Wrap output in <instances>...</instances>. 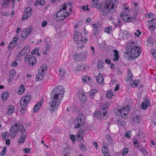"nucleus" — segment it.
<instances>
[{"label":"nucleus","mask_w":156,"mask_h":156,"mask_svg":"<svg viewBox=\"0 0 156 156\" xmlns=\"http://www.w3.org/2000/svg\"><path fill=\"white\" fill-rule=\"evenodd\" d=\"M60 85L56 87L51 91V93L50 102H49L50 111L51 113L54 112L55 108H57L60 105L65 93V89Z\"/></svg>","instance_id":"nucleus-1"},{"label":"nucleus","mask_w":156,"mask_h":156,"mask_svg":"<svg viewBox=\"0 0 156 156\" xmlns=\"http://www.w3.org/2000/svg\"><path fill=\"white\" fill-rule=\"evenodd\" d=\"M117 8V4L115 2H112L111 0H106L105 5H101V7L98 9L100 10L103 16L107 15L109 12L113 13Z\"/></svg>","instance_id":"nucleus-2"},{"label":"nucleus","mask_w":156,"mask_h":156,"mask_svg":"<svg viewBox=\"0 0 156 156\" xmlns=\"http://www.w3.org/2000/svg\"><path fill=\"white\" fill-rule=\"evenodd\" d=\"M85 122V118L83 114L82 113H79L74 121L75 124L74 128L78 129L83 126Z\"/></svg>","instance_id":"nucleus-3"},{"label":"nucleus","mask_w":156,"mask_h":156,"mask_svg":"<svg viewBox=\"0 0 156 156\" xmlns=\"http://www.w3.org/2000/svg\"><path fill=\"white\" fill-rule=\"evenodd\" d=\"M129 46H131V47H132L130 45ZM130 48V56L134 59L135 58H137L140 54L141 52L140 48V46H134Z\"/></svg>","instance_id":"nucleus-4"},{"label":"nucleus","mask_w":156,"mask_h":156,"mask_svg":"<svg viewBox=\"0 0 156 156\" xmlns=\"http://www.w3.org/2000/svg\"><path fill=\"white\" fill-rule=\"evenodd\" d=\"M47 66L46 64H43L38 71V74L36 76V79L37 81L42 80L46 73Z\"/></svg>","instance_id":"nucleus-5"},{"label":"nucleus","mask_w":156,"mask_h":156,"mask_svg":"<svg viewBox=\"0 0 156 156\" xmlns=\"http://www.w3.org/2000/svg\"><path fill=\"white\" fill-rule=\"evenodd\" d=\"M106 108L102 106V109L101 111H95L94 114L95 116L99 119L101 118V120H104L107 119V116L106 115L107 111L106 110Z\"/></svg>","instance_id":"nucleus-6"},{"label":"nucleus","mask_w":156,"mask_h":156,"mask_svg":"<svg viewBox=\"0 0 156 156\" xmlns=\"http://www.w3.org/2000/svg\"><path fill=\"white\" fill-rule=\"evenodd\" d=\"M130 109V107L128 105L121 107L118 110V115L124 118H126Z\"/></svg>","instance_id":"nucleus-7"},{"label":"nucleus","mask_w":156,"mask_h":156,"mask_svg":"<svg viewBox=\"0 0 156 156\" xmlns=\"http://www.w3.org/2000/svg\"><path fill=\"white\" fill-rule=\"evenodd\" d=\"M20 123H15L11 127L9 133L10 136L11 138H14L17 134L20 129Z\"/></svg>","instance_id":"nucleus-8"},{"label":"nucleus","mask_w":156,"mask_h":156,"mask_svg":"<svg viewBox=\"0 0 156 156\" xmlns=\"http://www.w3.org/2000/svg\"><path fill=\"white\" fill-rule=\"evenodd\" d=\"M87 56V51L77 53L73 55V58L76 62H78Z\"/></svg>","instance_id":"nucleus-9"},{"label":"nucleus","mask_w":156,"mask_h":156,"mask_svg":"<svg viewBox=\"0 0 156 156\" xmlns=\"http://www.w3.org/2000/svg\"><path fill=\"white\" fill-rule=\"evenodd\" d=\"M25 59L28 61L29 65L31 66H33L36 64L37 60L36 58L32 55H27L25 57Z\"/></svg>","instance_id":"nucleus-10"},{"label":"nucleus","mask_w":156,"mask_h":156,"mask_svg":"<svg viewBox=\"0 0 156 156\" xmlns=\"http://www.w3.org/2000/svg\"><path fill=\"white\" fill-rule=\"evenodd\" d=\"M33 13L32 9L30 7H28L25 9V11L22 17L23 20H25L27 19V18L30 17Z\"/></svg>","instance_id":"nucleus-11"},{"label":"nucleus","mask_w":156,"mask_h":156,"mask_svg":"<svg viewBox=\"0 0 156 156\" xmlns=\"http://www.w3.org/2000/svg\"><path fill=\"white\" fill-rule=\"evenodd\" d=\"M32 30V27L31 26L26 29H23L22 33V38H25L27 37L31 33Z\"/></svg>","instance_id":"nucleus-12"},{"label":"nucleus","mask_w":156,"mask_h":156,"mask_svg":"<svg viewBox=\"0 0 156 156\" xmlns=\"http://www.w3.org/2000/svg\"><path fill=\"white\" fill-rule=\"evenodd\" d=\"M85 133V131L83 129H80L76 136V140L78 141L81 140L83 139V137L84 136Z\"/></svg>","instance_id":"nucleus-13"},{"label":"nucleus","mask_w":156,"mask_h":156,"mask_svg":"<svg viewBox=\"0 0 156 156\" xmlns=\"http://www.w3.org/2000/svg\"><path fill=\"white\" fill-rule=\"evenodd\" d=\"M43 102L44 101L42 100H41L38 103L36 104L33 108V112L36 113L41 108Z\"/></svg>","instance_id":"nucleus-14"},{"label":"nucleus","mask_w":156,"mask_h":156,"mask_svg":"<svg viewBox=\"0 0 156 156\" xmlns=\"http://www.w3.org/2000/svg\"><path fill=\"white\" fill-rule=\"evenodd\" d=\"M31 96V94H27L25 97L22 98L20 102L27 105L30 99Z\"/></svg>","instance_id":"nucleus-15"},{"label":"nucleus","mask_w":156,"mask_h":156,"mask_svg":"<svg viewBox=\"0 0 156 156\" xmlns=\"http://www.w3.org/2000/svg\"><path fill=\"white\" fill-rule=\"evenodd\" d=\"M79 99L83 103H84L87 101V97L86 94L83 92H79L78 94Z\"/></svg>","instance_id":"nucleus-16"},{"label":"nucleus","mask_w":156,"mask_h":156,"mask_svg":"<svg viewBox=\"0 0 156 156\" xmlns=\"http://www.w3.org/2000/svg\"><path fill=\"white\" fill-rule=\"evenodd\" d=\"M71 11H69V12H65L62 13L60 14L61 17L60 18H58L56 20L58 21H62L64 19H65L69 15Z\"/></svg>","instance_id":"nucleus-17"},{"label":"nucleus","mask_w":156,"mask_h":156,"mask_svg":"<svg viewBox=\"0 0 156 156\" xmlns=\"http://www.w3.org/2000/svg\"><path fill=\"white\" fill-rule=\"evenodd\" d=\"M18 38L15 37L13 38L12 41H11L10 43L9 44L7 48L9 49L13 48L14 47H15L16 45V43L17 41H18Z\"/></svg>","instance_id":"nucleus-18"},{"label":"nucleus","mask_w":156,"mask_h":156,"mask_svg":"<svg viewBox=\"0 0 156 156\" xmlns=\"http://www.w3.org/2000/svg\"><path fill=\"white\" fill-rule=\"evenodd\" d=\"M66 4V3L64 4L63 5V6H62V7H61L60 10L56 13V19H58V18H60L61 17V15H60L63 10H64L66 9L67 6Z\"/></svg>","instance_id":"nucleus-19"},{"label":"nucleus","mask_w":156,"mask_h":156,"mask_svg":"<svg viewBox=\"0 0 156 156\" xmlns=\"http://www.w3.org/2000/svg\"><path fill=\"white\" fill-rule=\"evenodd\" d=\"M16 74V71L15 69L11 70L9 73V79L8 80L9 82H11Z\"/></svg>","instance_id":"nucleus-20"},{"label":"nucleus","mask_w":156,"mask_h":156,"mask_svg":"<svg viewBox=\"0 0 156 156\" xmlns=\"http://www.w3.org/2000/svg\"><path fill=\"white\" fill-rule=\"evenodd\" d=\"M114 57L113 60L114 61H118L119 58V55L118 51L116 50H114Z\"/></svg>","instance_id":"nucleus-21"},{"label":"nucleus","mask_w":156,"mask_h":156,"mask_svg":"<svg viewBox=\"0 0 156 156\" xmlns=\"http://www.w3.org/2000/svg\"><path fill=\"white\" fill-rule=\"evenodd\" d=\"M90 5L92 7H95L98 9H99L101 7V5H99L98 4V1L97 0H92Z\"/></svg>","instance_id":"nucleus-22"},{"label":"nucleus","mask_w":156,"mask_h":156,"mask_svg":"<svg viewBox=\"0 0 156 156\" xmlns=\"http://www.w3.org/2000/svg\"><path fill=\"white\" fill-rule=\"evenodd\" d=\"M101 151L102 153L105 156H110L109 151L107 147L104 146L103 147H102Z\"/></svg>","instance_id":"nucleus-23"},{"label":"nucleus","mask_w":156,"mask_h":156,"mask_svg":"<svg viewBox=\"0 0 156 156\" xmlns=\"http://www.w3.org/2000/svg\"><path fill=\"white\" fill-rule=\"evenodd\" d=\"M9 97V93L8 92L2 93L1 94V98L3 101H6Z\"/></svg>","instance_id":"nucleus-24"},{"label":"nucleus","mask_w":156,"mask_h":156,"mask_svg":"<svg viewBox=\"0 0 156 156\" xmlns=\"http://www.w3.org/2000/svg\"><path fill=\"white\" fill-rule=\"evenodd\" d=\"M96 80L97 82L99 83H101L104 81L103 76L101 73H99L98 75L96 77Z\"/></svg>","instance_id":"nucleus-25"},{"label":"nucleus","mask_w":156,"mask_h":156,"mask_svg":"<svg viewBox=\"0 0 156 156\" xmlns=\"http://www.w3.org/2000/svg\"><path fill=\"white\" fill-rule=\"evenodd\" d=\"M3 3L2 5L5 8H7L10 4L11 0H2Z\"/></svg>","instance_id":"nucleus-26"},{"label":"nucleus","mask_w":156,"mask_h":156,"mask_svg":"<svg viewBox=\"0 0 156 156\" xmlns=\"http://www.w3.org/2000/svg\"><path fill=\"white\" fill-rule=\"evenodd\" d=\"M150 103V102L148 100L147 101V102H143L141 105V108L142 109L145 110L147 106V105H149Z\"/></svg>","instance_id":"nucleus-27"},{"label":"nucleus","mask_w":156,"mask_h":156,"mask_svg":"<svg viewBox=\"0 0 156 156\" xmlns=\"http://www.w3.org/2000/svg\"><path fill=\"white\" fill-rule=\"evenodd\" d=\"M14 107L13 105H9L8 107V111L7 112V114L8 115L11 114L14 111Z\"/></svg>","instance_id":"nucleus-28"},{"label":"nucleus","mask_w":156,"mask_h":156,"mask_svg":"<svg viewBox=\"0 0 156 156\" xmlns=\"http://www.w3.org/2000/svg\"><path fill=\"white\" fill-rule=\"evenodd\" d=\"M24 86L23 85H21L20 87L18 92V94L19 95L22 94L25 90Z\"/></svg>","instance_id":"nucleus-29"},{"label":"nucleus","mask_w":156,"mask_h":156,"mask_svg":"<svg viewBox=\"0 0 156 156\" xmlns=\"http://www.w3.org/2000/svg\"><path fill=\"white\" fill-rule=\"evenodd\" d=\"M20 105L21 108V109L20 111V113L22 114L24 113L25 111V108L27 105L24 103H23L20 102Z\"/></svg>","instance_id":"nucleus-30"},{"label":"nucleus","mask_w":156,"mask_h":156,"mask_svg":"<svg viewBox=\"0 0 156 156\" xmlns=\"http://www.w3.org/2000/svg\"><path fill=\"white\" fill-rule=\"evenodd\" d=\"M125 18H123V20L127 22H130L132 20V17L130 15H126Z\"/></svg>","instance_id":"nucleus-31"},{"label":"nucleus","mask_w":156,"mask_h":156,"mask_svg":"<svg viewBox=\"0 0 156 156\" xmlns=\"http://www.w3.org/2000/svg\"><path fill=\"white\" fill-rule=\"evenodd\" d=\"M133 144L135 145L134 146L135 148H137L139 147V141L136 138H133Z\"/></svg>","instance_id":"nucleus-32"},{"label":"nucleus","mask_w":156,"mask_h":156,"mask_svg":"<svg viewBox=\"0 0 156 156\" xmlns=\"http://www.w3.org/2000/svg\"><path fill=\"white\" fill-rule=\"evenodd\" d=\"M105 138L108 140V141L111 145L113 144V140L111 136L108 134H107L105 136Z\"/></svg>","instance_id":"nucleus-33"},{"label":"nucleus","mask_w":156,"mask_h":156,"mask_svg":"<svg viewBox=\"0 0 156 156\" xmlns=\"http://www.w3.org/2000/svg\"><path fill=\"white\" fill-rule=\"evenodd\" d=\"M70 150L69 148L68 147H66L64 149V156H70L69 153Z\"/></svg>","instance_id":"nucleus-34"},{"label":"nucleus","mask_w":156,"mask_h":156,"mask_svg":"<svg viewBox=\"0 0 156 156\" xmlns=\"http://www.w3.org/2000/svg\"><path fill=\"white\" fill-rule=\"evenodd\" d=\"M149 25L148 28L152 30H154L156 27V23H151L149 24Z\"/></svg>","instance_id":"nucleus-35"},{"label":"nucleus","mask_w":156,"mask_h":156,"mask_svg":"<svg viewBox=\"0 0 156 156\" xmlns=\"http://www.w3.org/2000/svg\"><path fill=\"white\" fill-rule=\"evenodd\" d=\"M97 90L96 89H93L90 92V96L92 98H93L95 94L97 93Z\"/></svg>","instance_id":"nucleus-36"},{"label":"nucleus","mask_w":156,"mask_h":156,"mask_svg":"<svg viewBox=\"0 0 156 156\" xmlns=\"http://www.w3.org/2000/svg\"><path fill=\"white\" fill-rule=\"evenodd\" d=\"M26 136L25 135H22L19 139V142L21 143H23L25 141Z\"/></svg>","instance_id":"nucleus-37"},{"label":"nucleus","mask_w":156,"mask_h":156,"mask_svg":"<svg viewBox=\"0 0 156 156\" xmlns=\"http://www.w3.org/2000/svg\"><path fill=\"white\" fill-rule=\"evenodd\" d=\"M103 62L101 61H99L97 64V68L99 70H102L103 67L102 66Z\"/></svg>","instance_id":"nucleus-38"},{"label":"nucleus","mask_w":156,"mask_h":156,"mask_svg":"<svg viewBox=\"0 0 156 156\" xmlns=\"http://www.w3.org/2000/svg\"><path fill=\"white\" fill-rule=\"evenodd\" d=\"M79 37H78V35L76 34H75L74 36V41L75 43H78L79 44Z\"/></svg>","instance_id":"nucleus-39"},{"label":"nucleus","mask_w":156,"mask_h":156,"mask_svg":"<svg viewBox=\"0 0 156 156\" xmlns=\"http://www.w3.org/2000/svg\"><path fill=\"white\" fill-rule=\"evenodd\" d=\"M140 117L139 116H136L133 119L134 122L136 123L137 124L140 122Z\"/></svg>","instance_id":"nucleus-40"},{"label":"nucleus","mask_w":156,"mask_h":156,"mask_svg":"<svg viewBox=\"0 0 156 156\" xmlns=\"http://www.w3.org/2000/svg\"><path fill=\"white\" fill-rule=\"evenodd\" d=\"M112 29V27L111 26L106 27L105 28L104 31L105 32L109 34L111 32Z\"/></svg>","instance_id":"nucleus-41"},{"label":"nucleus","mask_w":156,"mask_h":156,"mask_svg":"<svg viewBox=\"0 0 156 156\" xmlns=\"http://www.w3.org/2000/svg\"><path fill=\"white\" fill-rule=\"evenodd\" d=\"M140 83V81L139 80H134L133 83H131L132 87H135L137 86L138 84Z\"/></svg>","instance_id":"nucleus-42"},{"label":"nucleus","mask_w":156,"mask_h":156,"mask_svg":"<svg viewBox=\"0 0 156 156\" xmlns=\"http://www.w3.org/2000/svg\"><path fill=\"white\" fill-rule=\"evenodd\" d=\"M113 96V94L110 90H108L106 93V96L109 98H111Z\"/></svg>","instance_id":"nucleus-43"},{"label":"nucleus","mask_w":156,"mask_h":156,"mask_svg":"<svg viewBox=\"0 0 156 156\" xmlns=\"http://www.w3.org/2000/svg\"><path fill=\"white\" fill-rule=\"evenodd\" d=\"M117 125L119 126H122L126 125V122L124 121H122L121 120H119L118 121L117 123Z\"/></svg>","instance_id":"nucleus-44"},{"label":"nucleus","mask_w":156,"mask_h":156,"mask_svg":"<svg viewBox=\"0 0 156 156\" xmlns=\"http://www.w3.org/2000/svg\"><path fill=\"white\" fill-rule=\"evenodd\" d=\"M86 67V66L84 64H82L79 66V69L78 70L79 71L84 70L85 69Z\"/></svg>","instance_id":"nucleus-45"},{"label":"nucleus","mask_w":156,"mask_h":156,"mask_svg":"<svg viewBox=\"0 0 156 156\" xmlns=\"http://www.w3.org/2000/svg\"><path fill=\"white\" fill-rule=\"evenodd\" d=\"M122 22L121 20L119 19H118L117 23H115L114 25V26L115 27L120 26H122Z\"/></svg>","instance_id":"nucleus-46"},{"label":"nucleus","mask_w":156,"mask_h":156,"mask_svg":"<svg viewBox=\"0 0 156 156\" xmlns=\"http://www.w3.org/2000/svg\"><path fill=\"white\" fill-rule=\"evenodd\" d=\"M150 52L156 61V51L154 49H151L150 50Z\"/></svg>","instance_id":"nucleus-47"},{"label":"nucleus","mask_w":156,"mask_h":156,"mask_svg":"<svg viewBox=\"0 0 156 156\" xmlns=\"http://www.w3.org/2000/svg\"><path fill=\"white\" fill-rule=\"evenodd\" d=\"M81 149H82L84 151H86V148L85 145L83 143H81L79 145Z\"/></svg>","instance_id":"nucleus-48"},{"label":"nucleus","mask_w":156,"mask_h":156,"mask_svg":"<svg viewBox=\"0 0 156 156\" xmlns=\"http://www.w3.org/2000/svg\"><path fill=\"white\" fill-rule=\"evenodd\" d=\"M20 132L22 134H23L25 132V130L23 125H22L20 126Z\"/></svg>","instance_id":"nucleus-49"},{"label":"nucleus","mask_w":156,"mask_h":156,"mask_svg":"<svg viewBox=\"0 0 156 156\" xmlns=\"http://www.w3.org/2000/svg\"><path fill=\"white\" fill-rule=\"evenodd\" d=\"M6 149L7 147L6 146H5L3 147V150L1 151L0 153L1 155H4L5 154L6 152Z\"/></svg>","instance_id":"nucleus-50"},{"label":"nucleus","mask_w":156,"mask_h":156,"mask_svg":"<svg viewBox=\"0 0 156 156\" xmlns=\"http://www.w3.org/2000/svg\"><path fill=\"white\" fill-rule=\"evenodd\" d=\"M109 19L111 21V22L114 25L116 21V19L113 18H112V16H110L109 18Z\"/></svg>","instance_id":"nucleus-51"},{"label":"nucleus","mask_w":156,"mask_h":156,"mask_svg":"<svg viewBox=\"0 0 156 156\" xmlns=\"http://www.w3.org/2000/svg\"><path fill=\"white\" fill-rule=\"evenodd\" d=\"M59 71L60 75L62 76H63L65 75V72L63 69H60L59 70Z\"/></svg>","instance_id":"nucleus-52"},{"label":"nucleus","mask_w":156,"mask_h":156,"mask_svg":"<svg viewBox=\"0 0 156 156\" xmlns=\"http://www.w3.org/2000/svg\"><path fill=\"white\" fill-rule=\"evenodd\" d=\"M7 133H3L2 134V137L3 139L4 140H5L7 138H8L9 137L8 135L7 134Z\"/></svg>","instance_id":"nucleus-53"},{"label":"nucleus","mask_w":156,"mask_h":156,"mask_svg":"<svg viewBox=\"0 0 156 156\" xmlns=\"http://www.w3.org/2000/svg\"><path fill=\"white\" fill-rule=\"evenodd\" d=\"M38 48H36L31 52V54L32 55H36L38 53Z\"/></svg>","instance_id":"nucleus-54"},{"label":"nucleus","mask_w":156,"mask_h":156,"mask_svg":"<svg viewBox=\"0 0 156 156\" xmlns=\"http://www.w3.org/2000/svg\"><path fill=\"white\" fill-rule=\"evenodd\" d=\"M29 48V47L28 46H25L24 47V48L22 49L21 51V52H23L24 51H28L29 52V51L28 50Z\"/></svg>","instance_id":"nucleus-55"},{"label":"nucleus","mask_w":156,"mask_h":156,"mask_svg":"<svg viewBox=\"0 0 156 156\" xmlns=\"http://www.w3.org/2000/svg\"><path fill=\"white\" fill-rule=\"evenodd\" d=\"M81 38L80 39V41L81 42H83L86 43L87 41V39L86 37H81Z\"/></svg>","instance_id":"nucleus-56"},{"label":"nucleus","mask_w":156,"mask_h":156,"mask_svg":"<svg viewBox=\"0 0 156 156\" xmlns=\"http://www.w3.org/2000/svg\"><path fill=\"white\" fill-rule=\"evenodd\" d=\"M9 15V12L8 11H5L4 12H1V15L2 16H8Z\"/></svg>","instance_id":"nucleus-57"},{"label":"nucleus","mask_w":156,"mask_h":156,"mask_svg":"<svg viewBox=\"0 0 156 156\" xmlns=\"http://www.w3.org/2000/svg\"><path fill=\"white\" fill-rule=\"evenodd\" d=\"M128 151V149L126 148H124L123 150V151L122 153V155H124L127 154Z\"/></svg>","instance_id":"nucleus-58"},{"label":"nucleus","mask_w":156,"mask_h":156,"mask_svg":"<svg viewBox=\"0 0 156 156\" xmlns=\"http://www.w3.org/2000/svg\"><path fill=\"white\" fill-rule=\"evenodd\" d=\"M70 138L71 139L73 142H74L75 140V136L74 135L70 134Z\"/></svg>","instance_id":"nucleus-59"},{"label":"nucleus","mask_w":156,"mask_h":156,"mask_svg":"<svg viewBox=\"0 0 156 156\" xmlns=\"http://www.w3.org/2000/svg\"><path fill=\"white\" fill-rule=\"evenodd\" d=\"M131 133L130 132H127L125 134V136L127 138H129L130 137V135Z\"/></svg>","instance_id":"nucleus-60"},{"label":"nucleus","mask_w":156,"mask_h":156,"mask_svg":"<svg viewBox=\"0 0 156 156\" xmlns=\"http://www.w3.org/2000/svg\"><path fill=\"white\" fill-rule=\"evenodd\" d=\"M38 2H39V4L42 5H44L45 2L44 0H38Z\"/></svg>","instance_id":"nucleus-61"},{"label":"nucleus","mask_w":156,"mask_h":156,"mask_svg":"<svg viewBox=\"0 0 156 156\" xmlns=\"http://www.w3.org/2000/svg\"><path fill=\"white\" fill-rule=\"evenodd\" d=\"M126 15L123 12H122L120 14V17L122 18V19L123 20V18H125V16H126Z\"/></svg>","instance_id":"nucleus-62"},{"label":"nucleus","mask_w":156,"mask_h":156,"mask_svg":"<svg viewBox=\"0 0 156 156\" xmlns=\"http://www.w3.org/2000/svg\"><path fill=\"white\" fill-rule=\"evenodd\" d=\"M24 150L25 153H28L30 151L31 149L30 148H25Z\"/></svg>","instance_id":"nucleus-63"},{"label":"nucleus","mask_w":156,"mask_h":156,"mask_svg":"<svg viewBox=\"0 0 156 156\" xmlns=\"http://www.w3.org/2000/svg\"><path fill=\"white\" fill-rule=\"evenodd\" d=\"M67 4L69 6V9L70 11H71V9L72 8V3H71V2H69L67 3Z\"/></svg>","instance_id":"nucleus-64"}]
</instances>
